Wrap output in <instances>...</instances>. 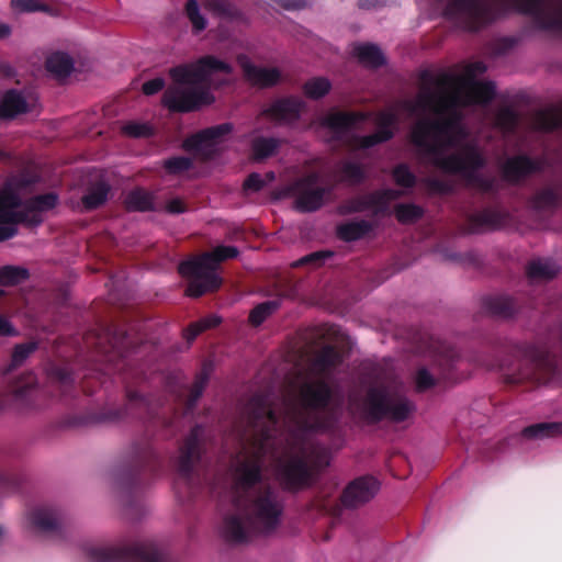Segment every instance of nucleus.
Masks as SVG:
<instances>
[{
  "mask_svg": "<svg viewBox=\"0 0 562 562\" xmlns=\"http://www.w3.org/2000/svg\"><path fill=\"white\" fill-rule=\"evenodd\" d=\"M266 186V181L259 173L250 175L244 182V188L247 191H259Z\"/></svg>",
  "mask_w": 562,
  "mask_h": 562,
  "instance_id": "nucleus-39",
  "label": "nucleus"
},
{
  "mask_svg": "<svg viewBox=\"0 0 562 562\" xmlns=\"http://www.w3.org/2000/svg\"><path fill=\"white\" fill-rule=\"evenodd\" d=\"M165 167L172 173L188 170L191 167V160L184 157H177L165 162Z\"/></svg>",
  "mask_w": 562,
  "mask_h": 562,
  "instance_id": "nucleus-38",
  "label": "nucleus"
},
{
  "mask_svg": "<svg viewBox=\"0 0 562 562\" xmlns=\"http://www.w3.org/2000/svg\"><path fill=\"white\" fill-rule=\"evenodd\" d=\"M187 12L193 27L196 32H201L206 27L205 19L199 12V5L195 0H190L187 4Z\"/></svg>",
  "mask_w": 562,
  "mask_h": 562,
  "instance_id": "nucleus-33",
  "label": "nucleus"
},
{
  "mask_svg": "<svg viewBox=\"0 0 562 562\" xmlns=\"http://www.w3.org/2000/svg\"><path fill=\"white\" fill-rule=\"evenodd\" d=\"M165 209L168 213L177 214L187 210L184 202L180 199H172L166 203Z\"/></svg>",
  "mask_w": 562,
  "mask_h": 562,
  "instance_id": "nucleus-44",
  "label": "nucleus"
},
{
  "mask_svg": "<svg viewBox=\"0 0 562 562\" xmlns=\"http://www.w3.org/2000/svg\"><path fill=\"white\" fill-rule=\"evenodd\" d=\"M353 55L366 66L378 67L384 64V56L379 47L371 44H358L353 47Z\"/></svg>",
  "mask_w": 562,
  "mask_h": 562,
  "instance_id": "nucleus-17",
  "label": "nucleus"
},
{
  "mask_svg": "<svg viewBox=\"0 0 562 562\" xmlns=\"http://www.w3.org/2000/svg\"><path fill=\"white\" fill-rule=\"evenodd\" d=\"M413 409L414 407L411 403L401 402L390 408V414L393 419L403 420L413 412Z\"/></svg>",
  "mask_w": 562,
  "mask_h": 562,
  "instance_id": "nucleus-37",
  "label": "nucleus"
},
{
  "mask_svg": "<svg viewBox=\"0 0 562 562\" xmlns=\"http://www.w3.org/2000/svg\"><path fill=\"white\" fill-rule=\"evenodd\" d=\"M559 267L550 260H537L530 263L528 274L531 279L548 280L555 277Z\"/></svg>",
  "mask_w": 562,
  "mask_h": 562,
  "instance_id": "nucleus-21",
  "label": "nucleus"
},
{
  "mask_svg": "<svg viewBox=\"0 0 562 562\" xmlns=\"http://www.w3.org/2000/svg\"><path fill=\"white\" fill-rule=\"evenodd\" d=\"M363 114L356 113H329L323 117L319 122L318 130L323 137L328 140L335 137H339L348 128L357 124L359 120H363Z\"/></svg>",
  "mask_w": 562,
  "mask_h": 562,
  "instance_id": "nucleus-10",
  "label": "nucleus"
},
{
  "mask_svg": "<svg viewBox=\"0 0 562 562\" xmlns=\"http://www.w3.org/2000/svg\"><path fill=\"white\" fill-rule=\"evenodd\" d=\"M34 349V344L18 346L13 352V362L21 363Z\"/></svg>",
  "mask_w": 562,
  "mask_h": 562,
  "instance_id": "nucleus-41",
  "label": "nucleus"
},
{
  "mask_svg": "<svg viewBox=\"0 0 562 562\" xmlns=\"http://www.w3.org/2000/svg\"><path fill=\"white\" fill-rule=\"evenodd\" d=\"M47 70L57 78H64L74 70L72 59L65 53H53L46 61Z\"/></svg>",
  "mask_w": 562,
  "mask_h": 562,
  "instance_id": "nucleus-15",
  "label": "nucleus"
},
{
  "mask_svg": "<svg viewBox=\"0 0 562 562\" xmlns=\"http://www.w3.org/2000/svg\"><path fill=\"white\" fill-rule=\"evenodd\" d=\"M245 77L247 80L257 87H268L277 83L280 79V72L276 68H265L252 65V63L246 57L241 56L238 59Z\"/></svg>",
  "mask_w": 562,
  "mask_h": 562,
  "instance_id": "nucleus-12",
  "label": "nucleus"
},
{
  "mask_svg": "<svg viewBox=\"0 0 562 562\" xmlns=\"http://www.w3.org/2000/svg\"><path fill=\"white\" fill-rule=\"evenodd\" d=\"M370 226L364 222H352L340 225L338 227V235L345 240H356L367 234Z\"/></svg>",
  "mask_w": 562,
  "mask_h": 562,
  "instance_id": "nucleus-27",
  "label": "nucleus"
},
{
  "mask_svg": "<svg viewBox=\"0 0 562 562\" xmlns=\"http://www.w3.org/2000/svg\"><path fill=\"white\" fill-rule=\"evenodd\" d=\"M13 329L10 324L2 317H0V335H12Z\"/></svg>",
  "mask_w": 562,
  "mask_h": 562,
  "instance_id": "nucleus-48",
  "label": "nucleus"
},
{
  "mask_svg": "<svg viewBox=\"0 0 562 562\" xmlns=\"http://www.w3.org/2000/svg\"><path fill=\"white\" fill-rule=\"evenodd\" d=\"M396 122V114L393 111H387L381 113L376 117V126L378 131L371 136L363 137L360 139V147H370L378 143L385 142L390 139L393 135V126Z\"/></svg>",
  "mask_w": 562,
  "mask_h": 562,
  "instance_id": "nucleus-13",
  "label": "nucleus"
},
{
  "mask_svg": "<svg viewBox=\"0 0 562 562\" xmlns=\"http://www.w3.org/2000/svg\"><path fill=\"white\" fill-rule=\"evenodd\" d=\"M11 34V27L0 22V38H5Z\"/></svg>",
  "mask_w": 562,
  "mask_h": 562,
  "instance_id": "nucleus-50",
  "label": "nucleus"
},
{
  "mask_svg": "<svg viewBox=\"0 0 562 562\" xmlns=\"http://www.w3.org/2000/svg\"><path fill=\"white\" fill-rule=\"evenodd\" d=\"M26 99L16 91H8L0 100V117H13L27 111Z\"/></svg>",
  "mask_w": 562,
  "mask_h": 562,
  "instance_id": "nucleus-14",
  "label": "nucleus"
},
{
  "mask_svg": "<svg viewBox=\"0 0 562 562\" xmlns=\"http://www.w3.org/2000/svg\"><path fill=\"white\" fill-rule=\"evenodd\" d=\"M125 204L132 211H148L153 207V198L145 191L136 190L127 194Z\"/></svg>",
  "mask_w": 562,
  "mask_h": 562,
  "instance_id": "nucleus-24",
  "label": "nucleus"
},
{
  "mask_svg": "<svg viewBox=\"0 0 562 562\" xmlns=\"http://www.w3.org/2000/svg\"><path fill=\"white\" fill-rule=\"evenodd\" d=\"M302 108L303 103L297 99L281 100L272 105L271 114L281 121H292L299 116Z\"/></svg>",
  "mask_w": 562,
  "mask_h": 562,
  "instance_id": "nucleus-16",
  "label": "nucleus"
},
{
  "mask_svg": "<svg viewBox=\"0 0 562 562\" xmlns=\"http://www.w3.org/2000/svg\"><path fill=\"white\" fill-rule=\"evenodd\" d=\"M218 323V319L216 318H206V319H203L201 322H198L195 324H192L188 330L186 331V337L189 339V340H192L194 339L202 330H204L205 328H209L215 324Z\"/></svg>",
  "mask_w": 562,
  "mask_h": 562,
  "instance_id": "nucleus-36",
  "label": "nucleus"
},
{
  "mask_svg": "<svg viewBox=\"0 0 562 562\" xmlns=\"http://www.w3.org/2000/svg\"><path fill=\"white\" fill-rule=\"evenodd\" d=\"M307 470V462L295 458L280 464V475L288 480L290 483H296L301 481Z\"/></svg>",
  "mask_w": 562,
  "mask_h": 562,
  "instance_id": "nucleus-19",
  "label": "nucleus"
},
{
  "mask_svg": "<svg viewBox=\"0 0 562 562\" xmlns=\"http://www.w3.org/2000/svg\"><path fill=\"white\" fill-rule=\"evenodd\" d=\"M412 142L434 165L448 172L465 175L482 162L475 148L464 142L463 130L454 120L442 125L418 122L412 131Z\"/></svg>",
  "mask_w": 562,
  "mask_h": 562,
  "instance_id": "nucleus-1",
  "label": "nucleus"
},
{
  "mask_svg": "<svg viewBox=\"0 0 562 562\" xmlns=\"http://www.w3.org/2000/svg\"><path fill=\"white\" fill-rule=\"evenodd\" d=\"M329 395L327 385L321 382L305 384L301 390L303 401L311 406H318L326 402Z\"/></svg>",
  "mask_w": 562,
  "mask_h": 562,
  "instance_id": "nucleus-18",
  "label": "nucleus"
},
{
  "mask_svg": "<svg viewBox=\"0 0 562 562\" xmlns=\"http://www.w3.org/2000/svg\"><path fill=\"white\" fill-rule=\"evenodd\" d=\"M294 207L300 212H312L322 206L325 191L314 176L307 177L293 187Z\"/></svg>",
  "mask_w": 562,
  "mask_h": 562,
  "instance_id": "nucleus-7",
  "label": "nucleus"
},
{
  "mask_svg": "<svg viewBox=\"0 0 562 562\" xmlns=\"http://www.w3.org/2000/svg\"><path fill=\"white\" fill-rule=\"evenodd\" d=\"M394 179L398 186L409 188L414 184L415 177L405 166H400L394 170Z\"/></svg>",
  "mask_w": 562,
  "mask_h": 562,
  "instance_id": "nucleus-35",
  "label": "nucleus"
},
{
  "mask_svg": "<svg viewBox=\"0 0 562 562\" xmlns=\"http://www.w3.org/2000/svg\"><path fill=\"white\" fill-rule=\"evenodd\" d=\"M331 88L328 79L316 77L307 80L303 87L304 93L311 99H319L326 95Z\"/></svg>",
  "mask_w": 562,
  "mask_h": 562,
  "instance_id": "nucleus-25",
  "label": "nucleus"
},
{
  "mask_svg": "<svg viewBox=\"0 0 562 562\" xmlns=\"http://www.w3.org/2000/svg\"><path fill=\"white\" fill-rule=\"evenodd\" d=\"M515 121L514 114L506 110L499 113L497 117V124L503 128H509Z\"/></svg>",
  "mask_w": 562,
  "mask_h": 562,
  "instance_id": "nucleus-45",
  "label": "nucleus"
},
{
  "mask_svg": "<svg viewBox=\"0 0 562 562\" xmlns=\"http://www.w3.org/2000/svg\"><path fill=\"white\" fill-rule=\"evenodd\" d=\"M263 450L262 439H258L252 447L251 456L248 452L239 454L236 459L234 479L238 487L245 488L259 479L257 456Z\"/></svg>",
  "mask_w": 562,
  "mask_h": 562,
  "instance_id": "nucleus-9",
  "label": "nucleus"
},
{
  "mask_svg": "<svg viewBox=\"0 0 562 562\" xmlns=\"http://www.w3.org/2000/svg\"><path fill=\"white\" fill-rule=\"evenodd\" d=\"M122 130L126 135L132 137H145L151 134V127L144 123H127Z\"/></svg>",
  "mask_w": 562,
  "mask_h": 562,
  "instance_id": "nucleus-34",
  "label": "nucleus"
},
{
  "mask_svg": "<svg viewBox=\"0 0 562 562\" xmlns=\"http://www.w3.org/2000/svg\"><path fill=\"white\" fill-rule=\"evenodd\" d=\"M229 132L231 127L227 124L207 128L188 138L183 147L188 151L209 157L222 145Z\"/></svg>",
  "mask_w": 562,
  "mask_h": 562,
  "instance_id": "nucleus-8",
  "label": "nucleus"
},
{
  "mask_svg": "<svg viewBox=\"0 0 562 562\" xmlns=\"http://www.w3.org/2000/svg\"><path fill=\"white\" fill-rule=\"evenodd\" d=\"M11 9L15 13H30L36 11H48V8L37 0H11Z\"/></svg>",
  "mask_w": 562,
  "mask_h": 562,
  "instance_id": "nucleus-30",
  "label": "nucleus"
},
{
  "mask_svg": "<svg viewBox=\"0 0 562 562\" xmlns=\"http://www.w3.org/2000/svg\"><path fill=\"white\" fill-rule=\"evenodd\" d=\"M232 67L224 60L206 56L196 63L175 68L171 76L177 82L164 94L165 105L172 111L187 112L211 104L214 97L209 90L201 89L204 83L217 87L224 83Z\"/></svg>",
  "mask_w": 562,
  "mask_h": 562,
  "instance_id": "nucleus-3",
  "label": "nucleus"
},
{
  "mask_svg": "<svg viewBox=\"0 0 562 562\" xmlns=\"http://www.w3.org/2000/svg\"><path fill=\"white\" fill-rule=\"evenodd\" d=\"M362 172L358 166L350 165L346 167L345 176L351 181H356L361 177Z\"/></svg>",
  "mask_w": 562,
  "mask_h": 562,
  "instance_id": "nucleus-46",
  "label": "nucleus"
},
{
  "mask_svg": "<svg viewBox=\"0 0 562 562\" xmlns=\"http://www.w3.org/2000/svg\"><path fill=\"white\" fill-rule=\"evenodd\" d=\"M531 170L530 161L525 157H515L504 166L505 177L510 181L518 180L521 176L528 173Z\"/></svg>",
  "mask_w": 562,
  "mask_h": 562,
  "instance_id": "nucleus-22",
  "label": "nucleus"
},
{
  "mask_svg": "<svg viewBox=\"0 0 562 562\" xmlns=\"http://www.w3.org/2000/svg\"><path fill=\"white\" fill-rule=\"evenodd\" d=\"M485 71L481 64L471 65L463 78L443 77L436 80L432 87H424L414 102L403 105L409 115H443L457 105L485 103L494 95V87L473 80L475 72Z\"/></svg>",
  "mask_w": 562,
  "mask_h": 562,
  "instance_id": "nucleus-2",
  "label": "nucleus"
},
{
  "mask_svg": "<svg viewBox=\"0 0 562 562\" xmlns=\"http://www.w3.org/2000/svg\"><path fill=\"white\" fill-rule=\"evenodd\" d=\"M25 187L10 182L0 190V241L16 234V224L26 226L40 225L46 212L53 210L58 202L55 193L34 196L24 203Z\"/></svg>",
  "mask_w": 562,
  "mask_h": 562,
  "instance_id": "nucleus-4",
  "label": "nucleus"
},
{
  "mask_svg": "<svg viewBox=\"0 0 562 562\" xmlns=\"http://www.w3.org/2000/svg\"><path fill=\"white\" fill-rule=\"evenodd\" d=\"M165 86V82L161 78H155L149 80L143 85V92L147 95H151L160 91Z\"/></svg>",
  "mask_w": 562,
  "mask_h": 562,
  "instance_id": "nucleus-42",
  "label": "nucleus"
},
{
  "mask_svg": "<svg viewBox=\"0 0 562 562\" xmlns=\"http://www.w3.org/2000/svg\"><path fill=\"white\" fill-rule=\"evenodd\" d=\"M396 217L402 223H409L422 216V210L412 204H400L395 209Z\"/></svg>",
  "mask_w": 562,
  "mask_h": 562,
  "instance_id": "nucleus-32",
  "label": "nucleus"
},
{
  "mask_svg": "<svg viewBox=\"0 0 562 562\" xmlns=\"http://www.w3.org/2000/svg\"><path fill=\"white\" fill-rule=\"evenodd\" d=\"M562 434V424L542 423L525 428L521 435L525 438H544L553 435Z\"/></svg>",
  "mask_w": 562,
  "mask_h": 562,
  "instance_id": "nucleus-23",
  "label": "nucleus"
},
{
  "mask_svg": "<svg viewBox=\"0 0 562 562\" xmlns=\"http://www.w3.org/2000/svg\"><path fill=\"white\" fill-rule=\"evenodd\" d=\"M109 187L100 184L93 188L85 198L83 204L87 209H95L103 204L108 199Z\"/></svg>",
  "mask_w": 562,
  "mask_h": 562,
  "instance_id": "nucleus-28",
  "label": "nucleus"
},
{
  "mask_svg": "<svg viewBox=\"0 0 562 562\" xmlns=\"http://www.w3.org/2000/svg\"><path fill=\"white\" fill-rule=\"evenodd\" d=\"M416 384L419 390H426L434 385V379L426 370H419L416 376Z\"/></svg>",
  "mask_w": 562,
  "mask_h": 562,
  "instance_id": "nucleus-43",
  "label": "nucleus"
},
{
  "mask_svg": "<svg viewBox=\"0 0 562 562\" xmlns=\"http://www.w3.org/2000/svg\"><path fill=\"white\" fill-rule=\"evenodd\" d=\"M379 491V483L373 477H360L350 483L344 492L342 503L357 507L370 501Z\"/></svg>",
  "mask_w": 562,
  "mask_h": 562,
  "instance_id": "nucleus-11",
  "label": "nucleus"
},
{
  "mask_svg": "<svg viewBox=\"0 0 562 562\" xmlns=\"http://www.w3.org/2000/svg\"><path fill=\"white\" fill-rule=\"evenodd\" d=\"M238 250L232 246L216 247L212 252L184 261L179 265V273L190 279L186 294L191 297H199L207 292L214 291L222 284V279L216 273L221 261L235 258Z\"/></svg>",
  "mask_w": 562,
  "mask_h": 562,
  "instance_id": "nucleus-5",
  "label": "nucleus"
},
{
  "mask_svg": "<svg viewBox=\"0 0 562 562\" xmlns=\"http://www.w3.org/2000/svg\"><path fill=\"white\" fill-rule=\"evenodd\" d=\"M263 180L266 181V184L272 182L274 180V173L273 172H267L265 176H262Z\"/></svg>",
  "mask_w": 562,
  "mask_h": 562,
  "instance_id": "nucleus-51",
  "label": "nucleus"
},
{
  "mask_svg": "<svg viewBox=\"0 0 562 562\" xmlns=\"http://www.w3.org/2000/svg\"><path fill=\"white\" fill-rule=\"evenodd\" d=\"M29 278V272L20 267H3L0 269V285H15Z\"/></svg>",
  "mask_w": 562,
  "mask_h": 562,
  "instance_id": "nucleus-26",
  "label": "nucleus"
},
{
  "mask_svg": "<svg viewBox=\"0 0 562 562\" xmlns=\"http://www.w3.org/2000/svg\"><path fill=\"white\" fill-rule=\"evenodd\" d=\"M281 507L266 495L257 499L245 520L234 517L226 521V535L234 541L247 540L256 533H269L280 522Z\"/></svg>",
  "mask_w": 562,
  "mask_h": 562,
  "instance_id": "nucleus-6",
  "label": "nucleus"
},
{
  "mask_svg": "<svg viewBox=\"0 0 562 562\" xmlns=\"http://www.w3.org/2000/svg\"><path fill=\"white\" fill-rule=\"evenodd\" d=\"M562 123L560 113L553 109L547 110L538 115L537 126L543 130H550Z\"/></svg>",
  "mask_w": 562,
  "mask_h": 562,
  "instance_id": "nucleus-31",
  "label": "nucleus"
},
{
  "mask_svg": "<svg viewBox=\"0 0 562 562\" xmlns=\"http://www.w3.org/2000/svg\"><path fill=\"white\" fill-rule=\"evenodd\" d=\"M279 143L273 138L254 135L251 139L252 157L256 160L265 159L273 155Z\"/></svg>",
  "mask_w": 562,
  "mask_h": 562,
  "instance_id": "nucleus-20",
  "label": "nucleus"
},
{
  "mask_svg": "<svg viewBox=\"0 0 562 562\" xmlns=\"http://www.w3.org/2000/svg\"><path fill=\"white\" fill-rule=\"evenodd\" d=\"M278 303L274 301L259 304L250 312V323L255 326L260 325L268 316H270L278 308Z\"/></svg>",
  "mask_w": 562,
  "mask_h": 562,
  "instance_id": "nucleus-29",
  "label": "nucleus"
},
{
  "mask_svg": "<svg viewBox=\"0 0 562 562\" xmlns=\"http://www.w3.org/2000/svg\"><path fill=\"white\" fill-rule=\"evenodd\" d=\"M329 254L328 252H315V254H312L310 256H306L304 257L301 262L302 263H307V262H312V261H315V260H318V259H323L325 257H328Z\"/></svg>",
  "mask_w": 562,
  "mask_h": 562,
  "instance_id": "nucleus-47",
  "label": "nucleus"
},
{
  "mask_svg": "<svg viewBox=\"0 0 562 562\" xmlns=\"http://www.w3.org/2000/svg\"><path fill=\"white\" fill-rule=\"evenodd\" d=\"M35 525L41 529H49L54 526V522L50 520H45L41 517L35 518Z\"/></svg>",
  "mask_w": 562,
  "mask_h": 562,
  "instance_id": "nucleus-49",
  "label": "nucleus"
},
{
  "mask_svg": "<svg viewBox=\"0 0 562 562\" xmlns=\"http://www.w3.org/2000/svg\"><path fill=\"white\" fill-rule=\"evenodd\" d=\"M396 196L397 192L389 190L373 198L370 203L372 204L374 211H380L389 200H393Z\"/></svg>",
  "mask_w": 562,
  "mask_h": 562,
  "instance_id": "nucleus-40",
  "label": "nucleus"
}]
</instances>
